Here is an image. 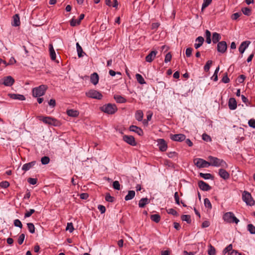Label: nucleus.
Instances as JSON below:
<instances>
[{
  "label": "nucleus",
  "mask_w": 255,
  "mask_h": 255,
  "mask_svg": "<svg viewBox=\"0 0 255 255\" xmlns=\"http://www.w3.org/2000/svg\"><path fill=\"white\" fill-rule=\"evenodd\" d=\"M224 222L230 224H238L240 220L233 212H229L224 213Z\"/></svg>",
  "instance_id": "f257e3e1"
},
{
  "label": "nucleus",
  "mask_w": 255,
  "mask_h": 255,
  "mask_svg": "<svg viewBox=\"0 0 255 255\" xmlns=\"http://www.w3.org/2000/svg\"><path fill=\"white\" fill-rule=\"evenodd\" d=\"M101 110L108 114H115L118 110L117 107L115 104H108L100 108Z\"/></svg>",
  "instance_id": "f03ea898"
},
{
  "label": "nucleus",
  "mask_w": 255,
  "mask_h": 255,
  "mask_svg": "<svg viewBox=\"0 0 255 255\" xmlns=\"http://www.w3.org/2000/svg\"><path fill=\"white\" fill-rule=\"evenodd\" d=\"M47 89V86L41 85L38 87H35L32 90V95L34 97H39L44 95Z\"/></svg>",
  "instance_id": "7ed1b4c3"
},
{
  "label": "nucleus",
  "mask_w": 255,
  "mask_h": 255,
  "mask_svg": "<svg viewBox=\"0 0 255 255\" xmlns=\"http://www.w3.org/2000/svg\"><path fill=\"white\" fill-rule=\"evenodd\" d=\"M242 199L248 205L252 206L255 205V201L252 198L251 193L248 191H244L243 192Z\"/></svg>",
  "instance_id": "20e7f679"
},
{
  "label": "nucleus",
  "mask_w": 255,
  "mask_h": 255,
  "mask_svg": "<svg viewBox=\"0 0 255 255\" xmlns=\"http://www.w3.org/2000/svg\"><path fill=\"white\" fill-rule=\"evenodd\" d=\"M39 120L42 121L44 123L49 125L57 126L58 125V121L53 118L50 117H38Z\"/></svg>",
  "instance_id": "39448f33"
},
{
  "label": "nucleus",
  "mask_w": 255,
  "mask_h": 255,
  "mask_svg": "<svg viewBox=\"0 0 255 255\" xmlns=\"http://www.w3.org/2000/svg\"><path fill=\"white\" fill-rule=\"evenodd\" d=\"M85 94L87 97L92 99L101 100L103 98L102 93L94 89L89 90Z\"/></svg>",
  "instance_id": "423d86ee"
},
{
  "label": "nucleus",
  "mask_w": 255,
  "mask_h": 255,
  "mask_svg": "<svg viewBox=\"0 0 255 255\" xmlns=\"http://www.w3.org/2000/svg\"><path fill=\"white\" fill-rule=\"evenodd\" d=\"M194 164L198 168L208 167L210 166L208 161H207L202 158H196L194 160Z\"/></svg>",
  "instance_id": "0eeeda50"
},
{
  "label": "nucleus",
  "mask_w": 255,
  "mask_h": 255,
  "mask_svg": "<svg viewBox=\"0 0 255 255\" xmlns=\"http://www.w3.org/2000/svg\"><path fill=\"white\" fill-rule=\"evenodd\" d=\"M208 160H209L208 162L210 164V166L212 165L217 167L220 166L223 162L222 159H220L217 157L212 156H209L208 157Z\"/></svg>",
  "instance_id": "6e6552de"
},
{
  "label": "nucleus",
  "mask_w": 255,
  "mask_h": 255,
  "mask_svg": "<svg viewBox=\"0 0 255 255\" xmlns=\"http://www.w3.org/2000/svg\"><path fill=\"white\" fill-rule=\"evenodd\" d=\"M157 146L161 151H165L167 150V145L164 139L160 138L157 139Z\"/></svg>",
  "instance_id": "1a4fd4ad"
},
{
  "label": "nucleus",
  "mask_w": 255,
  "mask_h": 255,
  "mask_svg": "<svg viewBox=\"0 0 255 255\" xmlns=\"http://www.w3.org/2000/svg\"><path fill=\"white\" fill-rule=\"evenodd\" d=\"M123 139L124 141L132 146H135L136 143L133 136L125 135L123 136Z\"/></svg>",
  "instance_id": "9d476101"
},
{
  "label": "nucleus",
  "mask_w": 255,
  "mask_h": 255,
  "mask_svg": "<svg viewBox=\"0 0 255 255\" xmlns=\"http://www.w3.org/2000/svg\"><path fill=\"white\" fill-rule=\"evenodd\" d=\"M2 81V83L6 86H11L14 82V79L10 76L4 77Z\"/></svg>",
  "instance_id": "9b49d317"
},
{
  "label": "nucleus",
  "mask_w": 255,
  "mask_h": 255,
  "mask_svg": "<svg viewBox=\"0 0 255 255\" xmlns=\"http://www.w3.org/2000/svg\"><path fill=\"white\" fill-rule=\"evenodd\" d=\"M198 186L201 190L208 191L211 189V187L202 180H200L198 183Z\"/></svg>",
  "instance_id": "f8f14e48"
},
{
  "label": "nucleus",
  "mask_w": 255,
  "mask_h": 255,
  "mask_svg": "<svg viewBox=\"0 0 255 255\" xmlns=\"http://www.w3.org/2000/svg\"><path fill=\"white\" fill-rule=\"evenodd\" d=\"M171 139L176 141H182L185 140L186 136L183 134H172L170 137Z\"/></svg>",
  "instance_id": "ddd939ff"
},
{
  "label": "nucleus",
  "mask_w": 255,
  "mask_h": 255,
  "mask_svg": "<svg viewBox=\"0 0 255 255\" xmlns=\"http://www.w3.org/2000/svg\"><path fill=\"white\" fill-rule=\"evenodd\" d=\"M157 51L156 50L151 51L146 57L145 61L147 62H151L155 58Z\"/></svg>",
  "instance_id": "4468645a"
},
{
  "label": "nucleus",
  "mask_w": 255,
  "mask_h": 255,
  "mask_svg": "<svg viewBox=\"0 0 255 255\" xmlns=\"http://www.w3.org/2000/svg\"><path fill=\"white\" fill-rule=\"evenodd\" d=\"M250 41H243L241 44L240 45L239 48V51L241 53L243 54L245 52V50L248 47L249 45L250 44Z\"/></svg>",
  "instance_id": "2eb2a0df"
},
{
  "label": "nucleus",
  "mask_w": 255,
  "mask_h": 255,
  "mask_svg": "<svg viewBox=\"0 0 255 255\" xmlns=\"http://www.w3.org/2000/svg\"><path fill=\"white\" fill-rule=\"evenodd\" d=\"M20 21L18 14H14L12 17V20L11 21V25L13 26H18L20 25Z\"/></svg>",
  "instance_id": "dca6fc26"
},
{
  "label": "nucleus",
  "mask_w": 255,
  "mask_h": 255,
  "mask_svg": "<svg viewBox=\"0 0 255 255\" xmlns=\"http://www.w3.org/2000/svg\"><path fill=\"white\" fill-rule=\"evenodd\" d=\"M99 79V75L97 73L95 72L91 74L90 76V81L94 85H97L98 83Z\"/></svg>",
  "instance_id": "f3484780"
},
{
  "label": "nucleus",
  "mask_w": 255,
  "mask_h": 255,
  "mask_svg": "<svg viewBox=\"0 0 255 255\" xmlns=\"http://www.w3.org/2000/svg\"><path fill=\"white\" fill-rule=\"evenodd\" d=\"M228 106L231 110H235L237 108V102L235 98H232L229 99Z\"/></svg>",
  "instance_id": "a211bd4d"
},
{
  "label": "nucleus",
  "mask_w": 255,
  "mask_h": 255,
  "mask_svg": "<svg viewBox=\"0 0 255 255\" xmlns=\"http://www.w3.org/2000/svg\"><path fill=\"white\" fill-rule=\"evenodd\" d=\"M8 96L12 99L18 100L20 101H24L25 100V97L20 94H9Z\"/></svg>",
  "instance_id": "6ab92c4d"
},
{
  "label": "nucleus",
  "mask_w": 255,
  "mask_h": 255,
  "mask_svg": "<svg viewBox=\"0 0 255 255\" xmlns=\"http://www.w3.org/2000/svg\"><path fill=\"white\" fill-rule=\"evenodd\" d=\"M129 130L131 131H133L137 133L139 135L143 134L142 130L140 128H138L136 126H130L129 127Z\"/></svg>",
  "instance_id": "aec40b11"
},
{
  "label": "nucleus",
  "mask_w": 255,
  "mask_h": 255,
  "mask_svg": "<svg viewBox=\"0 0 255 255\" xmlns=\"http://www.w3.org/2000/svg\"><path fill=\"white\" fill-rule=\"evenodd\" d=\"M36 164L35 161H33L30 162L29 163H25L23 164L22 167V169L25 171H26L29 170L31 168H32L35 164Z\"/></svg>",
  "instance_id": "412c9836"
},
{
  "label": "nucleus",
  "mask_w": 255,
  "mask_h": 255,
  "mask_svg": "<svg viewBox=\"0 0 255 255\" xmlns=\"http://www.w3.org/2000/svg\"><path fill=\"white\" fill-rule=\"evenodd\" d=\"M66 113L69 116L72 117H77L79 115L78 111L73 109L67 110Z\"/></svg>",
  "instance_id": "4be33fe9"
},
{
  "label": "nucleus",
  "mask_w": 255,
  "mask_h": 255,
  "mask_svg": "<svg viewBox=\"0 0 255 255\" xmlns=\"http://www.w3.org/2000/svg\"><path fill=\"white\" fill-rule=\"evenodd\" d=\"M204 41V39L202 36L198 37L196 40V42H198V43H196L194 44V47L196 49L199 48L203 44Z\"/></svg>",
  "instance_id": "5701e85b"
},
{
  "label": "nucleus",
  "mask_w": 255,
  "mask_h": 255,
  "mask_svg": "<svg viewBox=\"0 0 255 255\" xmlns=\"http://www.w3.org/2000/svg\"><path fill=\"white\" fill-rule=\"evenodd\" d=\"M150 200L147 198H141L138 203V206L140 208H143L146 205L149 204Z\"/></svg>",
  "instance_id": "b1692460"
},
{
  "label": "nucleus",
  "mask_w": 255,
  "mask_h": 255,
  "mask_svg": "<svg viewBox=\"0 0 255 255\" xmlns=\"http://www.w3.org/2000/svg\"><path fill=\"white\" fill-rule=\"evenodd\" d=\"M76 48L77 51L78 53V56L79 57H82L85 54V53L83 51L82 47L80 45L79 43H76Z\"/></svg>",
  "instance_id": "393cba45"
},
{
  "label": "nucleus",
  "mask_w": 255,
  "mask_h": 255,
  "mask_svg": "<svg viewBox=\"0 0 255 255\" xmlns=\"http://www.w3.org/2000/svg\"><path fill=\"white\" fill-rule=\"evenodd\" d=\"M49 52H50L51 59L52 60H55L56 57V53L55 52V50H54L52 44L49 45Z\"/></svg>",
  "instance_id": "a878e982"
},
{
  "label": "nucleus",
  "mask_w": 255,
  "mask_h": 255,
  "mask_svg": "<svg viewBox=\"0 0 255 255\" xmlns=\"http://www.w3.org/2000/svg\"><path fill=\"white\" fill-rule=\"evenodd\" d=\"M114 99L116 102L119 103H125L127 102V100L120 95H115Z\"/></svg>",
  "instance_id": "bb28decb"
},
{
  "label": "nucleus",
  "mask_w": 255,
  "mask_h": 255,
  "mask_svg": "<svg viewBox=\"0 0 255 255\" xmlns=\"http://www.w3.org/2000/svg\"><path fill=\"white\" fill-rule=\"evenodd\" d=\"M135 196V191L133 190H130L128 192V194L125 197V200L128 201L134 198Z\"/></svg>",
  "instance_id": "cd10ccee"
},
{
  "label": "nucleus",
  "mask_w": 255,
  "mask_h": 255,
  "mask_svg": "<svg viewBox=\"0 0 255 255\" xmlns=\"http://www.w3.org/2000/svg\"><path fill=\"white\" fill-rule=\"evenodd\" d=\"M143 114L142 111L138 110L136 112L135 114V117L136 120L138 121H141L143 119Z\"/></svg>",
  "instance_id": "c85d7f7f"
},
{
  "label": "nucleus",
  "mask_w": 255,
  "mask_h": 255,
  "mask_svg": "<svg viewBox=\"0 0 255 255\" xmlns=\"http://www.w3.org/2000/svg\"><path fill=\"white\" fill-rule=\"evenodd\" d=\"M160 216L159 214H153L150 216V219L152 221L157 223L160 220Z\"/></svg>",
  "instance_id": "c756f323"
},
{
  "label": "nucleus",
  "mask_w": 255,
  "mask_h": 255,
  "mask_svg": "<svg viewBox=\"0 0 255 255\" xmlns=\"http://www.w3.org/2000/svg\"><path fill=\"white\" fill-rule=\"evenodd\" d=\"M135 78L137 81L140 84H144L146 83L143 77L139 74H136L135 75Z\"/></svg>",
  "instance_id": "7c9ffc66"
},
{
  "label": "nucleus",
  "mask_w": 255,
  "mask_h": 255,
  "mask_svg": "<svg viewBox=\"0 0 255 255\" xmlns=\"http://www.w3.org/2000/svg\"><path fill=\"white\" fill-rule=\"evenodd\" d=\"M221 39V36L219 34L214 32L213 34L212 40L213 42L214 43H216L219 42V40Z\"/></svg>",
  "instance_id": "2f4dec72"
},
{
  "label": "nucleus",
  "mask_w": 255,
  "mask_h": 255,
  "mask_svg": "<svg viewBox=\"0 0 255 255\" xmlns=\"http://www.w3.org/2000/svg\"><path fill=\"white\" fill-rule=\"evenodd\" d=\"M199 176L204 179H210L213 178V176L210 173H203L200 172L199 173Z\"/></svg>",
  "instance_id": "473e14b6"
},
{
  "label": "nucleus",
  "mask_w": 255,
  "mask_h": 255,
  "mask_svg": "<svg viewBox=\"0 0 255 255\" xmlns=\"http://www.w3.org/2000/svg\"><path fill=\"white\" fill-rule=\"evenodd\" d=\"M181 218L182 221H186L188 224L191 223V217L189 215H183L181 216Z\"/></svg>",
  "instance_id": "72a5a7b5"
},
{
  "label": "nucleus",
  "mask_w": 255,
  "mask_h": 255,
  "mask_svg": "<svg viewBox=\"0 0 255 255\" xmlns=\"http://www.w3.org/2000/svg\"><path fill=\"white\" fill-rule=\"evenodd\" d=\"M27 228L29 232L31 234L35 233V227L33 223H29L27 224Z\"/></svg>",
  "instance_id": "f704fd0d"
},
{
  "label": "nucleus",
  "mask_w": 255,
  "mask_h": 255,
  "mask_svg": "<svg viewBox=\"0 0 255 255\" xmlns=\"http://www.w3.org/2000/svg\"><path fill=\"white\" fill-rule=\"evenodd\" d=\"M208 253L209 255H216L215 249L211 244L209 246Z\"/></svg>",
  "instance_id": "c9c22d12"
},
{
  "label": "nucleus",
  "mask_w": 255,
  "mask_h": 255,
  "mask_svg": "<svg viewBox=\"0 0 255 255\" xmlns=\"http://www.w3.org/2000/svg\"><path fill=\"white\" fill-rule=\"evenodd\" d=\"M205 36L206 38V42L208 44H210L211 42V32L208 30H206L205 31Z\"/></svg>",
  "instance_id": "e433bc0d"
},
{
  "label": "nucleus",
  "mask_w": 255,
  "mask_h": 255,
  "mask_svg": "<svg viewBox=\"0 0 255 255\" xmlns=\"http://www.w3.org/2000/svg\"><path fill=\"white\" fill-rule=\"evenodd\" d=\"M247 227L248 230L251 234H255V227L253 224H249Z\"/></svg>",
  "instance_id": "4c0bfd02"
},
{
  "label": "nucleus",
  "mask_w": 255,
  "mask_h": 255,
  "mask_svg": "<svg viewBox=\"0 0 255 255\" xmlns=\"http://www.w3.org/2000/svg\"><path fill=\"white\" fill-rule=\"evenodd\" d=\"M212 64V60H208L205 65L204 67V70L205 72H208L209 71L211 65Z\"/></svg>",
  "instance_id": "58836bf2"
},
{
  "label": "nucleus",
  "mask_w": 255,
  "mask_h": 255,
  "mask_svg": "<svg viewBox=\"0 0 255 255\" xmlns=\"http://www.w3.org/2000/svg\"><path fill=\"white\" fill-rule=\"evenodd\" d=\"M74 230V228L72 223H68L67 224V227L66 228V230L69 231L70 233H72Z\"/></svg>",
  "instance_id": "ea45409f"
},
{
  "label": "nucleus",
  "mask_w": 255,
  "mask_h": 255,
  "mask_svg": "<svg viewBox=\"0 0 255 255\" xmlns=\"http://www.w3.org/2000/svg\"><path fill=\"white\" fill-rule=\"evenodd\" d=\"M211 2L212 0H203V3L202 5V11L207 7L211 3Z\"/></svg>",
  "instance_id": "a19ab883"
},
{
  "label": "nucleus",
  "mask_w": 255,
  "mask_h": 255,
  "mask_svg": "<svg viewBox=\"0 0 255 255\" xmlns=\"http://www.w3.org/2000/svg\"><path fill=\"white\" fill-rule=\"evenodd\" d=\"M41 161L42 164H47L50 161V158L48 156H43L41 159Z\"/></svg>",
  "instance_id": "79ce46f5"
},
{
  "label": "nucleus",
  "mask_w": 255,
  "mask_h": 255,
  "mask_svg": "<svg viewBox=\"0 0 255 255\" xmlns=\"http://www.w3.org/2000/svg\"><path fill=\"white\" fill-rule=\"evenodd\" d=\"M166 211L169 214H171L175 216H177L178 215L177 211L173 208H169L167 209Z\"/></svg>",
  "instance_id": "37998d69"
},
{
  "label": "nucleus",
  "mask_w": 255,
  "mask_h": 255,
  "mask_svg": "<svg viewBox=\"0 0 255 255\" xmlns=\"http://www.w3.org/2000/svg\"><path fill=\"white\" fill-rule=\"evenodd\" d=\"M233 246L232 244L229 245L225 249H224V255L227 254L228 255L229 253H230L233 251Z\"/></svg>",
  "instance_id": "c03bdc74"
},
{
  "label": "nucleus",
  "mask_w": 255,
  "mask_h": 255,
  "mask_svg": "<svg viewBox=\"0 0 255 255\" xmlns=\"http://www.w3.org/2000/svg\"><path fill=\"white\" fill-rule=\"evenodd\" d=\"M105 200L109 202H113L114 201V197L110 195L109 193H107L105 196Z\"/></svg>",
  "instance_id": "a18cd8bd"
},
{
  "label": "nucleus",
  "mask_w": 255,
  "mask_h": 255,
  "mask_svg": "<svg viewBox=\"0 0 255 255\" xmlns=\"http://www.w3.org/2000/svg\"><path fill=\"white\" fill-rule=\"evenodd\" d=\"M204 205L206 208H208L209 209L212 208V205L211 203L208 198H205L204 199Z\"/></svg>",
  "instance_id": "49530a36"
},
{
  "label": "nucleus",
  "mask_w": 255,
  "mask_h": 255,
  "mask_svg": "<svg viewBox=\"0 0 255 255\" xmlns=\"http://www.w3.org/2000/svg\"><path fill=\"white\" fill-rule=\"evenodd\" d=\"M217 50L219 52L223 53V41L218 43L217 45Z\"/></svg>",
  "instance_id": "de8ad7c7"
},
{
  "label": "nucleus",
  "mask_w": 255,
  "mask_h": 255,
  "mask_svg": "<svg viewBox=\"0 0 255 255\" xmlns=\"http://www.w3.org/2000/svg\"><path fill=\"white\" fill-rule=\"evenodd\" d=\"M243 13L246 15H250L251 13V10L249 8L244 7L242 9Z\"/></svg>",
  "instance_id": "09e8293b"
},
{
  "label": "nucleus",
  "mask_w": 255,
  "mask_h": 255,
  "mask_svg": "<svg viewBox=\"0 0 255 255\" xmlns=\"http://www.w3.org/2000/svg\"><path fill=\"white\" fill-rule=\"evenodd\" d=\"M113 188L119 190L121 189L120 184L118 181H115L113 183Z\"/></svg>",
  "instance_id": "8fccbe9b"
},
{
  "label": "nucleus",
  "mask_w": 255,
  "mask_h": 255,
  "mask_svg": "<svg viewBox=\"0 0 255 255\" xmlns=\"http://www.w3.org/2000/svg\"><path fill=\"white\" fill-rule=\"evenodd\" d=\"M24 238L25 235L24 234H21L19 235L17 241L19 245H21L23 243Z\"/></svg>",
  "instance_id": "3c124183"
},
{
  "label": "nucleus",
  "mask_w": 255,
  "mask_h": 255,
  "mask_svg": "<svg viewBox=\"0 0 255 255\" xmlns=\"http://www.w3.org/2000/svg\"><path fill=\"white\" fill-rule=\"evenodd\" d=\"M219 66H218L215 70V72H214V74L213 75V76H212V79L214 81H217L218 80V76H217V73L219 70Z\"/></svg>",
  "instance_id": "603ef678"
},
{
  "label": "nucleus",
  "mask_w": 255,
  "mask_h": 255,
  "mask_svg": "<svg viewBox=\"0 0 255 255\" xmlns=\"http://www.w3.org/2000/svg\"><path fill=\"white\" fill-rule=\"evenodd\" d=\"M14 225L15 227H17L20 228H22V224L21 221L18 219H15L14 221Z\"/></svg>",
  "instance_id": "864d4df0"
},
{
  "label": "nucleus",
  "mask_w": 255,
  "mask_h": 255,
  "mask_svg": "<svg viewBox=\"0 0 255 255\" xmlns=\"http://www.w3.org/2000/svg\"><path fill=\"white\" fill-rule=\"evenodd\" d=\"M172 58V55L170 52L167 53L165 57L164 61L165 63L170 62Z\"/></svg>",
  "instance_id": "5fc2aeb1"
},
{
  "label": "nucleus",
  "mask_w": 255,
  "mask_h": 255,
  "mask_svg": "<svg viewBox=\"0 0 255 255\" xmlns=\"http://www.w3.org/2000/svg\"><path fill=\"white\" fill-rule=\"evenodd\" d=\"M202 139H203V140H204V141H211V137L206 133L203 134Z\"/></svg>",
  "instance_id": "6e6d98bb"
},
{
  "label": "nucleus",
  "mask_w": 255,
  "mask_h": 255,
  "mask_svg": "<svg viewBox=\"0 0 255 255\" xmlns=\"http://www.w3.org/2000/svg\"><path fill=\"white\" fill-rule=\"evenodd\" d=\"M35 212L34 209H30L28 211H26L24 214L25 218H28L31 216V215Z\"/></svg>",
  "instance_id": "4d7b16f0"
},
{
  "label": "nucleus",
  "mask_w": 255,
  "mask_h": 255,
  "mask_svg": "<svg viewBox=\"0 0 255 255\" xmlns=\"http://www.w3.org/2000/svg\"><path fill=\"white\" fill-rule=\"evenodd\" d=\"M28 182L32 185H35L37 183V179L36 178H29L27 179Z\"/></svg>",
  "instance_id": "13d9d810"
},
{
  "label": "nucleus",
  "mask_w": 255,
  "mask_h": 255,
  "mask_svg": "<svg viewBox=\"0 0 255 255\" xmlns=\"http://www.w3.org/2000/svg\"><path fill=\"white\" fill-rule=\"evenodd\" d=\"M0 186L1 188H6L9 186L8 182L5 181L0 183Z\"/></svg>",
  "instance_id": "bf43d9fd"
},
{
  "label": "nucleus",
  "mask_w": 255,
  "mask_h": 255,
  "mask_svg": "<svg viewBox=\"0 0 255 255\" xmlns=\"http://www.w3.org/2000/svg\"><path fill=\"white\" fill-rule=\"evenodd\" d=\"M242 15V13L240 12H236L232 15V19L233 20H236L241 15Z\"/></svg>",
  "instance_id": "052dcab7"
},
{
  "label": "nucleus",
  "mask_w": 255,
  "mask_h": 255,
  "mask_svg": "<svg viewBox=\"0 0 255 255\" xmlns=\"http://www.w3.org/2000/svg\"><path fill=\"white\" fill-rule=\"evenodd\" d=\"M192 48H187L186 50V55L187 57H189L191 56V54H192Z\"/></svg>",
  "instance_id": "680f3d73"
},
{
  "label": "nucleus",
  "mask_w": 255,
  "mask_h": 255,
  "mask_svg": "<svg viewBox=\"0 0 255 255\" xmlns=\"http://www.w3.org/2000/svg\"><path fill=\"white\" fill-rule=\"evenodd\" d=\"M249 126L253 128H255V120L251 119L248 122Z\"/></svg>",
  "instance_id": "e2e57ef3"
},
{
  "label": "nucleus",
  "mask_w": 255,
  "mask_h": 255,
  "mask_svg": "<svg viewBox=\"0 0 255 255\" xmlns=\"http://www.w3.org/2000/svg\"><path fill=\"white\" fill-rule=\"evenodd\" d=\"M98 209L100 210L101 214H103V213H105V212H106V208L103 205H98Z\"/></svg>",
  "instance_id": "0e129e2a"
},
{
  "label": "nucleus",
  "mask_w": 255,
  "mask_h": 255,
  "mask_svg": "<svg viewBox=\"0 0 255 255\" xmlns=\"http://www.w3.org/2000/svg\"><path fill=\"white\" fill-rule=\"evenodd\" d=\"M177 153L175 151H171L167 153V155L169 158H174L177 156Z\"/></svg>",
  "instance_id": "69168bd1"
},
{
  "label": "nucleus",
  "mask_w": 255,
  "mask_h": 255,
  "mask_svg": "<svg viewBox=\"0 0 255 255\" xmlns=\"http://www.w3.org/2000/svg\"><path fill=\"white\" fill-rule=\"evenodd\" d=\"M246 79V76L244 75H241L239 76L238 78V81L240 83H242L244 82L245 79Z\"/></svg>",
  "instance_id": "338daca9"
},
{
  "label": "nucleus",
  "mask_w": 255,
  "mask_h": 255,
  "mask_svg": "<svg viewBox=\"0 0 255 255\" xmlns=\"http://www.w3.org/2000/svg\"><path fill=\"white\" fill-rule=\"evenodd\" d=\"M228 255H242V254L236 250H233L229 253Z\"/></svg>",
  "instance_id": "774afa93"
}]
</instances>
